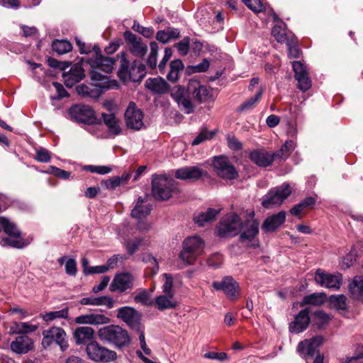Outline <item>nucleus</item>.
Instances as JSON below:
<instances>
[{
  "label": "nucleus",
  "mask_w": 363,
  "mask_h": 363,
  "mask_svg": "<svg viewBox=\"0 0 363 363\" xmlns=\"http://www.w3.org/2000/svg\"><path fill=\"white\" fill-rule=\"evenodd\" d=\"M43 338L42 345L44 347H50L52 342H56L62 351L68 348L67 335L65 330L58 327H52L43 332Z\"/></svg>",
  "instance_id": "1a4fd4ad"
},
{
  "label": "nucleus",
  "mask_w": 363,
  "mask_h": 363,
  "mask_svg": "<svg viewBox=\"0 0 363 363\" xmlns=\"http://www.w3.org/2000/svg\"><path fill=\"white\" fill-rule=\"evenodd\" d=\"M85 77L84 69L79 64L72 66L68 72L62 73L64 83L67 87H72Z\"/></svg>",
  "instance_id": "4be33fe9"
},
{
  "label": "nucleus",
  "mask_w": 363,
  "mask_h": 363,
  "mask_svg": "<svg viewBox=\"0 0 363 363\" xmlns=\"http://www.w3.org/2000/svg\"><path fill=\"white\" fill-rule=\"evenodd\" d=\"M180 36V31L175 28H167L165 30L157 31L156 39L163 44H166L171 40L178 39Z\"/></svg>",
  "instance_id": "473e14b6"
},
{
  "label": "nucleus",
  "mask_w": 363,
  "mask_h": 363,
  "mask_svg": "<svg viewBox=\"0 0 363 363\" xmlns=\"http://www.w3.org/2000/svg\"><path fill=\"white\" fill-rule=\"evenodd\" d=\"M228 145L233 150H240L242 148V144L234 135H228Z\"/></svg>",
  "instance_id": "69168bd1"
},
{
  "label": "nucleus",
  "mask_w": 363,
  "mask_h": 363,
  "mask_svg": "<svg viewBox=\"0 0 363 363\" xmlns=\"http://www.w3.org/2000/svg\"><path fill=\"white\" fill-rule=\"evenodd\" d=\"M243 3L252 11L260 12L264 9L261 0H242Z\"/></svg>",
  "instance_id": "680f3d73"
},
{
  "label": "nucleus",
  "mask_w": 363,
  "mask_h": 363,
  "mask_svg": "<svg viewBox=\"0 0 363 363\" xmlns=\"http://www.w3.org/2000/svg\"><path fill=\"white\" fill-rule=\"evenodd\" d=\"M215 135L214 132L208 131L206 128H203L199 135L192 141V145H198L207 140L211 139Z\"/></svg>",
  "instance_id": "603ef678"
},
{
  "label": "nucleus",
  "mask_w": 363,
  "mask_h": 363,
  "mask_svg": "<svg viewBox=\"0 0 363 363\" xmlns=\"http://www.w3.org/2000/svg\"><path fill=\"white\" fill-rule=\"evenodd\" d=\"M315 283L323 287L330 289H339L342 277L339 273L330 274L321 269H318L314 275Z\"/></svg>",
  "instance_id": "f8f14e48"
},
{
  "label": "nucleus",
  "mask_w": 363,
  "mask_h": 363,
  "mask_svg": "<svg viewBox=\"0 0 363 363\" xmlns=\"http://www.w3.org/2000/svg\"><path fill=\"white\" fill-rule=\"evenodd\" d=\"M174 176L179 179L196 181L207 176V172L199 166H189L176 170Z\"/></svg>",
  "instance_id": "6ab92c4d"
},
{
  "label": "nucleus",
  "mask_w": 363,
  "mask_h": 363,
  "mask_svg": "<svg viewBox=\"0 0 363 363\" xmlns=\"http://www.w3.org/2000/svg\"><path fill=\"white\" fill-rule=\"evenodd\" d=\"M179 192L177 182L166 176H155L152 181V194L160 201L169 199L173 194Z\"/></svg>",
  "instance_id": "f03ea898"
},
{
  "label": "nucleus",
  "mask_w": 363,
  "mask_h": 363,
  "mask_svg": "<svg viewBox=\"0 0 363 363\" xmlns=\"http://www.w3.org/2000/svg\"><path fill=\"white\" fill-rule=\"evenodd\" d=\"M285 220V211H279L277 214L267 217L262 225V229L267 233L274 232L284 223Z\"/></svg>",
  "instance_id": "b1692460"
},
{
  "label": "nucleus",
  "mask_w": 363,
  "mask_h": 363,
  "mask_svg": "<svg viewBox=\"0 0 363 363\" xmlns=\"http://www.w3.org/2000/svg\"><path fill=\"white\" fill-rule=\"evenodd\" d=\"M52 48L59 55H63L72 50V46L71 43L65 40H55L52 43Z\"/></svg>",
  "instance_id": "79ce46f5"
},
{
  "label": "nucleus",
  "mask_w": 363,
  "mask_h": 363,
  "mask_svg": "<svg viewBox=\"0 0 363 363\" xmlns=\"http://www.w3.org/2000/svg\"><path fill=\"white\" fill-rule=\"evenodd\" d=\"M310 323L309 310L305 308L301 310L296 316L295 320L291 323L290 331L295 333H299L303 331Z\"/></svg>",
  "instance_id": "a878e982"
},
{
  "label": "nucleus",
  "mask_w": 363,
  "mask_h": 363,
  "mask_svg": "<svg viewBox=\"0 0 363 363\" xmlns=\"http://www.w3.org/2000/svg\"><path fill=\"white\" fill-rule=\"evenodd\" d=\"M213 167L216 174L224 179H234L238 177V173L234 166L225 156L214 157Z\"/></svg>",
  "instance_id": "9b49d317"
},
{
  "label": "nucleus",
  "mask_w": 363,
  "mask_h": 363,
  "mask_svg": "<svg viewBox=\"0 0 363 363\" xmlns=\"http://www.w3.org/2000/svg\"><path fill=\"white\" fill-rule=\"evenodd\" d=\"M325 294L323 293L317 294L314 293L311 295L306 296L303 298L301 306L311 304L314 306L320 305L323 302Z\"/></svg>",
  "instance_id": "49530a36"
},
{
  "label": "nucleus",
  "mask_w": 363,
  "mask_h": 363,
  "mask_svg": "<svg viewBox=\"0 0 363 363\" xmlns=\"http://www.w3.org/2000/svg\"><path fill=\"white\" fill-rule=\"evenodd\" d=\"M169 72L167 75V79L176 82L179 79V74L184 69V64L180 60H174L170 62Z\"/></svg>",
  "instance_id": "e433bc0d"
},
{
  "label": "nucleus",
  "mask_w": 363,
  "mask_h": 363,
  "mask_svg": "<svg viewBox=\"0 0 363 363\" xmlns=\"http://www.w3.org/2000/svg\"><path fill=\"white\" fill-rule=\"evenodd\" d=\"M143 112L137 108L134 102H130L125 112L126 126L132 130H139L143 125Z\"/></svg>",
  "instance_id": "ddd939ff"
},
{
  "label": "nucleus",
  "mask_w": 363,
  "mask_h": 363,
  "mask_svg": "<svg viewBox=\"0 0 363 363\" xmlns=\"http://www.w3.org/2000/svg\"><path fill=\"white\" fill-rule=\"evenodd\" d=\"M164 279V283L162 285V292L164 294H169L174 295V291L173 290V279L170 274H163Z\"/></svg>",
  "instance_id": "bf43d9fd"
},
{
  "label": "nucleus",
  "mask_w": 363,
  "mask_h": 363,
  "mask_svg": "<svg viewBox=\"0 0 363 363\" xmlns=\"http://www.w3.org/2000/svg\"><path fill=\"white\" fill-rule=\"evenodd\" d=\"M212 286L217 291H223L230 300H237L240 296L239 284L231 277H225L220 281H213Z\"/></svg>",
  "instance_id": "9d476101"
},
{
  "label": "nucleus",
  "mask_w": 363,
  "mask_h": 363,
  "mask_svg": "<svg viewBox=\"0 0 363 363\" xmlns=\"http://www.w3.org/2000/svg\"><path fill=\"white\" fill-rule=\"evenodd\" d=\"M102 118L104 123L108 127L110 134L114 136L120 134L121 130L119 121L113 113H102Z\"/></svg>",
  "instance_id": "72a5a7b5"
},
{
  "label": "nucleus",
  "mask_w": 363,
  "mask_h": 363,
  "mask_svg": "<svg viewBox=\"0 0 363 363\" xmlns=\"http://www.w3.org/2000/svg\"><path fill=\"white\" fill-rule=\"evenodd\" d=\"M38 326L25 322H15L9 328V334H23L35 331Z\"/></svg>",
  "instance_id": "f704fd0d"
},
{
  "label": "nucleus",
  "mask_w": 363,
  "mask_h": 363,
  "mask_svg": "<svg viewBox=\"0 0 363 363\" xmlns=\"http://www.w3.org/2000/svg\"><path fill=\"white\" fill-rule=\"evenodd\" d=\"M69 113L78 123H93L96 120L94 111L88 105H74L69 108Z\"/></svg>",
  "instance_id": "4468645a"
},
{
  "label": "nucleus",
  "mask_w": 363,
  "mask_h": 363,
  "mask_svg": "<svg viewBox=\"0 0 363 363\" xmlns=\"http://www.w3.org/2000/svg\"><path fill=\"white\" fill-rule=\"evenodd\" d=\"M0 225L4 228V232L9 236L21 235V232L18 230L16 225L10 222L6 218L0 217Z\"/></svg>",
  "instance_id": "c03bdc74"
},
{
  "label": "nucleus",
  "mask_w": 363,
  "mask_h": 363,
  "mask_svg": "<svg viewBox=\"0 0 363 363\" xmlns=\"http://www.w3.org/2000/svg\"><path fill=\"white\" fill-rule=\"evenodd\" d=\"M203 248L204 241L199 236L189 237L183 242L180 258L185 264H191L202 254Z\"/></svg>",
  "instance_id": "7ed1b4c3"
},
{
  "label": "nucleus",
  "mask_w": 363,
  "mask_h": 363,
  "mask_svg": "<svg viewBox=\"0 0 363 363\" xmlns=\"http://www.w3.org/2000/svg\"><path fill=\"white\" fill-rule=\"evenodd\" d=\"M99 337L117 347H121L130 342L126 330L118 325H111L101 328L98 331Z\"/></svg>",
  "instance_id": "20e7f679"
},
{
  "label": "nucleus",
  "mask_w": 363,
  "mask_h": 363,
  "mask_svg": "<svg viewBox=\"0 0 363 363\" xmlns=\"http://www.w3.org/2000/svg\"><path fill=\"white\" fill-rule=\"evenodd\" d=\"M264 92V89L260 88L259 91L256 94V95L254 97H252L245 103L240 105V106L238 108L239 111H250L254 108L257 104V102L260 100L262 94Z\"/></svg>",
  "instance_id": "37998d69"
},
{
  "label": "nucleus",
  "mask_w": 363,
  "mask_h": 363,
  "mask_svg": "<svg viewBox=\"0 0 363 363\" xmlns=\"http://www.w3.org/2000/svg\"><path fill=\"white\" fill-rule=\"evenodd\" d=\"M68 308H64L60 311H51L42 315V318L45 321H51L56 318H67Z\"/></svg>",
  "instance_id": "8fccbe9b"
},
{
  "label": "nucleus",
  "mask_w": 363,
  "mask_h": 363,
  "mask_svg": "<svg viewBox=\"0 0 363 363\" xmlns=\"http://www.w3.org/2000/svg\"><path fill=\"white\" fill-rule=\"evenodd\" d=\"M80 303L82 305L106 306V308L108 309H111L114 306L113 299L108 296H102L99 297L90 296L83 298L80 300Z\"/></svg>",
  "instance_id": "c85d7f7f"
},
{
  "label": "nucleus",
  "mask_w": 363,
  "mask_h": 363,
  "mask_svg": "<svg viewBox=\"0 0 363 363\" xmlns=\"http://www.w3.org/2000/svg\"><path fill=\"white\" fill-rule=\"evenodd\" d=\"M145 75V67L138 60H134L130 67L129 61L126 58V55L123 53L121 55V67L118 70V76L123 79L129 78L133 82L140 81Z\"/></svg>",
  "instance_id": "39448f33"
},
{
  "label": "nucleus",
  "mask_w": 363,
  "mask_h": 363,
  "mask_svg": "<svg viewBox=\"0 0 363 363\" xmlns=\"http://www.w3.org/2000/svg\"><path fill=\"white\" fill-rule=\"evenodd\" d=\"M144 239L142 238H136L135 239L133 240H130L127 242L125 246L128 252L130 255L134 254L135 252H137L139 249V247L143 244Z\"/></svg>",
  "instance_id": "6e6d98bb"
},
{
  "label": "nucleus",
  "mask_w": 363,
  "mask_h": 363,
  "mask_svg": "<svg viewBox=\"0 0 363 363\" xmlns=\"http://www.w3.org/2000/svg\"><path fill=\"white\" fill-rule=\"evenodd\" d=\"M349 290L354 298H360L363 294V277H355L350 284Z\"/></svg>",
  "instance_id": "ea45409f"
},
{
  "label": "nucleus",
  "mask_w": 363,
  "mask_h": 363,
  "mask_svg": "<svg viewBox=\"0 0 363 363\" xmlns=\"http://www.w3.org/2000/svg\"><path fill=\"white\" fill-rule=\"evenodd\" d=\"M110 323V318L104 314L91 313V325H104Z\"/></svg>",
  "instance_id": "e2e57ef3"
},
{
  "label": "nucleus",
  "mask_w": 363,
  "mask_h": 363,
  "mask_svg": "<svg viewBox=\"0 0 363 363\" xmlns=\"http://www.w3.org/2000/svg\"><path fill=\"white\" fill-rule=\"evenodd\" d=\"M315 323L322 327L329 323L331 320L330 315L322 311H318L314 313Z\"/></svg>",
  "instance_id": "13d9d810"
},
{
  "label": "nucleus",
  "mask_w": 363,
  "mask_h": 363,
  "mask_svg": "<svg viewBox=\"0 0 363 363\" xmlns=\"http://www.w3.org/2000/svg\"><path fill=\"white\" fill-rule=\"evenodd\" d=\"M220 208L215 209L209 208L206 211L196 213L194 216V220L199 226H204L207 223L214 220L220 212Z\"/></svg>",
  "instance_id": "c756f323"
},
{
  "label": "nucleus",
  "mask_w": 363,
  "mask_h": 363,
  "mask_svg": "<svg viewBox=\"0 0 363 363\" xmlns=\"http://www.w3.org/2000/svg\"><path fill=\"white\" fill-rule=\"evenodd\" d=\"M242 222L235 213L225 215L216 227V234L220 238L237 235L241 230Z\"/></svg>",
  "instance_id": "423d86ee"
},
{
  "label": "nucleus",
  "mask_w": 363,
  "mask_h": 363,
  "mask_svg": "<svg viewBox=\"0 0 363 363\" xmlns=\"http://www.w3.org/2000/svg\"><path fill=\"white\" fill-rule=\"evenodd\" d=\"M283 25L284 23L280 22L276 24L272 30V35L276 38L277 42L281 43H286L288 39H290L291 35H294L293 34L287 33Z\"/></svg>",
  "instance_id": "4c0bfd02"
},
{
  "label": "nucleus",
  "mask_w": 363,
  "mask_h": 363,
  "mask_svg": "<svg viewBox=\"0 0 363 363\" xmlns=\"http://www.w3.org/2000/svg\"><path fill=\"white\" fill-rule=\"evenodd\" d=\"M94 330L88 326L79 327L74 332V337L77 345L86 343L93 338Z\"/></svg>",
  "instance_id": "2f4dec72"
},
{
  "label": "nucleus",
  "mask_w": 363,
  "mask_h": 363,
  "mask_svg": "<svg viewBox=\"0 0 363 363\" xmlns=\"http://www.w3.org/2000/svg\"><path fill=\"white\" fill-rule=\"evenodd\" d=\"M126 43L129 45L130 52L135 56L143 57L147 52V46L142 39L132 32L126 30L123 34Z\"/></svg>",
  "instance_id": "dca6fc26"
},
{
  "label": "nucleus",
  "mask_w": 363,
  "mask_h": 363,
  "mask_svg": "<svg viewBox=\"0 0 363 363\" xmlns=\"http://www.w3.org/2000/svg\"><path fill=\"white\" fill-rule=\"evenodd\" d=\"M189 38H184L181 42L175 44L178 52L182 55H186L189 51Z\"/></svg>",
  "instance_id": "774afa93"
},
{
  "label": "nucleus",
  "mask_w": 363,
  "mask_h": 363,
  "mask_svg": "<svg viewBox=\"0 0 363 363\" xmlns=\"http://www.w3.org/2000/svg\"><path fill=\"white\" fill-rule=\"evenodd\" d=\"M117 317L123 320L132 328L140 330V313L133 308L124 306L118 308Z\"/></svg>",
  "instance_id": "a211bd4d"
},
{
  "label": "nucleus",
  "mask_w": 363,
  "mask_h": 363,
  "mask_svg": "<svg viewBox=\"0 0 363 363\" xmlns=\"http://www.w3.org/2000/svg\"><path fill=\"white\" fill-rule=\"evenodd\" d=\"M296 79L298 81V88L301 91H306L311 87V81L308 73L296 77Z\"/></svg>",
  "instance_id": "4d7b16f0"
},
{
  "label": "nucleus",
  "mask_w": 363,
  "mask_h": 363,
  "mask_svg": "<svg viewBox=\"0 0 363 363\" xmlns=\"http://www.w3.org/2000/svg\"><path fill=\"white\" fill-rule=\"evenodd\" d=\"M34 342L28 336H18L10 345L11 350L18 354H26L33 349Z\"/></svg>",
  "instance_id": "412c9836"
},
{
  "label": "nucleus",
  "mask_w": 363,
  "mask_h": 363,
  "mask_svg": "<svg viewBox=\"0 0 363 363\" xmlns=\"http://www.w3.org/2000/svg\"><path fill=\"white\" fill-rule=\"evenodd\" d=\"M188 91L193 98L199 103L208 100L211 96V91L206 86L200 84L196 80H191L189 82Z\"/></svg>",
  "instance_id": "5701e85b"
},
{
  "label": "nucleus",
  "mask_w": 363,
  "mask_h": 363,
  "mask_svg": "<svg viewBox=\"0 0 363 363\" xmlns=\"http://www.w3.org/2000/svg\"><path fill=\"white\" fill-rule=\"evenodd\" d=\"M177 104L179 108L186 114H190L194 111V106L192 101L186 96L179 100Z\"/></svg>",
  "instance_id": "5fc2aeb1"
},
{
  "label": "nucleus",
  "mask_w": 363,
  "mask_h": 363,
  "mask_svg": "<svg viewBox=\"0 0 363 363\" xmlns=\"http://www.w3.org/2000/svg\"><path fill=\"white\" fill-rule=\"evenodd\" d=\"M134 301L145 306L153 305L154 301L152 299V293L147 289L140 290L134 296Z\"/></svg>",
  "instance_id": "a19ab883"
},
{
  "label": "nucleus",
  "mask_w": 363,
  "mask_h": 363,
  "mask_svg": "<svg viewBox=\"0 0 363 363\" xmlns=\"http://www.w3.org/2000/svg\"><path fill=\"white\" fill-rule=\"evenodd\" d=\"M77 44L81 53L89 54L86 59H83L90 65V77L92 81L104 82L106 80V76L103 75L99 71L105 73H110L113 70L115 60L111 57L103 56L101 50L97 45H94L91 50L90 45H86L85 43L77 39Z\"/></svg>",
  "instance_id": "f257e3e1"
},
{
  "label": "nucleus",
  "mask_w": 363,
  "mask_h": 363,
  "mask_svg": "<svg viewBox=\"0 0 363 363\" xmlns=\"http://www.w3.org/2000/svg\"><path fill=\"white\" fill-rule=\"evenodd\" d=\"M30 241L25 240L21 235H12L9 238H5L1 240L0 244L2 246H9L18 249L23 248L29 245Z\"/></svg>",
  "instance_id": "c9c22d12"
},
{
  "label": "nucleus",
  "mask_w": 363,
  "mask_h": 363,
  "mask_svg": "<svg viewBox=\"0 0 363 363\" xmlns=\"http://www.w3.org/2000/svg\"><path fill=\"white\" fill-rule=\"evenodd\" d=\"M145 87L156 94H164L169 91V86L162 77L149 78L145 81Z\"/></svg>",
  "instance_id": "cd10ccee"
},
{
  "label": "nucleus",
  "mask_w": 363,
  "mask_h": 363,
  "mask_svg": "<svg viewBox=\"0 0 363 363\" xmlns=\"http://www.w3.org/2000/svg\"><path fill=\"white\" fill-rule=\"evenodd\" d=\"M255 212L251 211L249 213V218L246 220L245 224L242 227L243 231L240 234V240L242 242L251 241L259 233V222L254 218Z\"/></svg>",
  "instance_id": "aec40b11"
},
{
  "label": "nucleus",
  "mask_w": 363,
  "mask_h": 363,
  "mask_svg": "<svg viewBox=\"0 0 363 363\" xmlns=\"http://www.w3.org/2000/svg\"><path fill=\"white\" fill-rule=\"evenodd\" d=\"M291 194V189L288 183L277 186L269 191L263 197L262 205L265 208H273L279 206Z\"/></svg>",
  "instance_id": "0eeeda50"
},
{
  "label": "nucleus",
  "mask_w": 363,
  "mask_h": 363,
  "mask_svg": "<svg viewBox=\"0 0 363 363\" xmlns=\"http://www.w3.org/2000/svg\"><path fill=\"white\" fill-rule=\"evenodd\" d=\"M288 46V55L291 58H297L300 55V49L297 46V39L291 35L290 39L285 43Z\"/></svg>",
  "instance_id": "09e8293b"
},
{
  "label": "nucleus",
  "mask_w": 363,
  "mask_h": 363,
  "mask_svg": "<svg viewBox=\"0 0 363 363\" xmlns=\"http://www.w3.org/2000/svg\"><path fill=\"white\" fill-rule=\"evenodd\" d=\"M346 297L344 295L332 296L330 303L337 309L344 310L346 308Z\"/></svg>",
  "instance_id": "052dcab7"
},
{
  "label": "nucleus",
  "mask_w": 363,
  "mask_h": 363,
  "mask_svg": "<svg viewBox=\"0 0 363 363\" xmlns=\"http://www.w3.org/2000/svg\"><path fill=\"white\" fill-rule=\"evenodd\" d=\"M86 352L90 359L98 363H109L117 358L115 351L101 345L96 341H92L86 345Z\"/></svg>",
  "instance_id": "6e6552de"
},
{
  "label": "nucleus",
  "mask_w": 363,
  "mask_h": 363,
  "mask_svg": "<svg viewBox=\"0 0 363 363\" xmlns=\"http://www.w3.org/2000/svg\"><path fill=\"white\" fill-rule=\"evenodd\" d=\"M295 142L292 140H286L281 149L274 152L276 157L280 159L286 158L291 153V152L295 148Z\"/></svg>",
  "instance_id": "a18cd8bd"
},
{
  "label": "nucleus",
  "mask_w": 363,
  "mask_h": 363,
  "mask_svg": "<svg viewBox=\"0 0 363 363\" xmlns=\"http://www.w3.org/2000/svg\"><path fill=\"white\" fill-rule=\"evenodd\" d=\"M171 96L177 103L179 100L182 99L184 96V89L181 86H176L170 91Z\"/></svg>",
  "instance_id": "338daca9"
},
{
  "label": "nucleus",
  "mask_w": 363,
  "mask_h": 363,
  "mask_svg": "<svg viewBox=\"0 0 363 363\" xmlns=\"http://www.w3.org/2000/svg\"><path fill=\"white\" fill-rule=\"evenodd\" d=\"M323 338L320 336L313 337L310 340H305L299 342L297 350L303 357L308 361L309 357L319 354L318 348L323 344Z\"/></svg>",
  "instance_id": "f3484780"
},
{
  "label": "nucleus",
  "mask_w": 363,
  "mask_h": 363,
  "mask_svg": "<svg viewBox=\"0 0 363 363\" xmlns=\"http://www.w3.org/2000/svg\"><path fill=\"white\" fill-rule=\"evenodd\" d=\"M150 211V205H143V200L139 199L135 206L132 210L131 215L135 218L141 219L149 215Z\"/></svg>",
  "instance_id": "58836bf2"
},
{
  "label": "nucleus",
  "mask_w": 363,
  "mask_h": 363,
  "mask_svg": "<svg viewBox=\"0 0 363 363\" xmlns=\"http://www.w3.org/2000/svg\"><path fill=\"white\" fill-rule=\"evenodd\" d=\"M142 260L145 263L150 264L149 267L151 270V274H156L159 270V264L157 259L150 253H143Z\"/></svg>",
  "instance_id": "3c124183"
},
{
  "label": "nucleus",
  "mask_w": 363,
  "mask_h": 363,
  "mask_svg": "<svg viewBox=\"0 0 363 363\" xmlns=\"http://www.w3.org/2000/svg\"><path fill=\"white\" fill-rule=\"evenodd\" d=\"M204 357L211 359H217L219 361H225L228 359V355L225 352H208L204 354Z\"/></svg>",
  "instance_id": "0e129e2a"
},
{
  "label": "nucleus",
  "mask_w": 363,
  "mask_h": 363,
  "mask_svg": "<svg viewBox=\"0 0 363 363\" xmlns=\"http://www.w3.org/2000/svg\"><path fill=\"white\" fill-rule=\"evenodd\" d=\"M132 29L147 38H152L154 34V29L152 28L142 26L137 21H134Z\"/></svg>",
  "instance_id": "864d4df0"
},
{
  "label": "nucleus",
  "mask_w": 363,
  "mask_h": 363,
  "mask_svg": "<svg viewBox=\"0 0 363 363\" xmlns=\"http://www.w3.org/2000/svg\"><path fill=\"white\" fill-rule=\"evenodd\" d=\"M150 52L147 60V64L151 69H155L157 67L159 46L156 42L153 41L150 43Z\"/></svg>",
  "instance_id": "de8ad7c7"
},
{
  "label": "nucleus",
  "mask_w": 363,
  "mask_h": 363,
  "mask_svg": "<svg viewBox=\"0 0 363 363\" xmlns=\"http://www.w3.org/2000/svg\"><path fill=\"white\" fill-rule=\"evenodd\" d=\"M76 90L79 95L84 97L98 98L103 92V87L94 84H80L77 86Z\"/></svg>",
  "instance_id": "7c9ffc66"
},
{
  "label": "nucleus",
  "mask_w": 363,
  "mask_h": 363,
  "mask_svg": "<svg viewBox=\"0 0 363 363\" xmlns=\"http://www.w3.org/2000/svg\"><path fill=\"white\" fill-rule=\"evenodd\" d=\"M153 305L159 311L174 309L178 306V302L174 295L162 294L155 298Z\"/></svg>",
  "instance_id": "bb28decb"
},
{
  "label": "nucleus",
  "mask_w": 363,
  "mask_h": 363,
  "mask_svg": "<svg viewBox=\"0 0 363 363\" xmlns=\"http://www.w3.org/2000/svg\"><path fill=\"white\" fill-rule=\"evenodd\" d=\"M135 279V277L129 272L117 274L114 277L109 289L112 292L118 291L121 293L132 289L134 286Z\"/></svg>",
  "instance_id": "2eb2a0df"
},
{
  "label": "nucleus",
  "mask_w": 363,
  "mask_h": 363,
  "mask_svg": "<svg viewBox=\"0 0 363 363\" xmlns=\"http://www.w3.org/2000/svg\"><path fill=\"white\" fill-rule=\"evenodd\" d=\"M276 156L264 150H256L250 152V159L259 167H266L272 164Z\"/></svg>",
  "instance_id": "393cba45"
}]
</instances>
